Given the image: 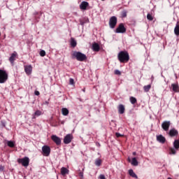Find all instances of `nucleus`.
I'll list each match as a JSON object with an SVG mask.
<instances>
[{
	"label": "nucleus",
	"instance_id": "1a4fd4ad",
	"mask_svg": "<svg viewBox=\"0 0 179 179\" xmlns=\"http://www.w3.org/2000/svg\"><path fill=\"white\" fill-rule=\"evenodd\" d=\"M127 28L124 26L123 23H120L117 28L115 29V33H126Z\"/></svg>",
	"mask_w": 179,
	"mask_h": 179
},
{
	"label": "nucleus",
	"instance_id": "b1692460",
	"mask_svg": "<svg viewBox=\"0 0 179 179\" xmlns=\"http://www.w3.org/2000/svg\"><path fill=\"white\" fill-rule=\"evenodd\" d=\"M77 44L78 43H76V41L75 40V38H71V47L75 48V47H76Z\"/></svg>",
	"mask_w": 179,
	"mask_h": 179
},
{
	"label": "nucleus",
	"instance_id": "f257e3e1",
	"mask_svg": "<svg viewBox=\"0 0 179 179\" xmlns=\"http://www.w3.org/2000/svg\"><path fill=\"white\" fill-rule=\"evenodd\" d=\"M117 59L121 63L128 62L129 61V53L127 51H120L117 55Z\"/></svg>",
	"mask_w": 179,
	"mask_h": 179
},
{
	"label": "nucleus",
	"instance_id": "7ed1b4c3",
	"mask_svg": "<svg viewBox=\"0 0 179 179\" xmlns=\"http://www.w3.org/2000/svg\"><path fill=\"white\" fill-rule=\"evenodd\" d=\"M173 145V148H169V155H177V151L179 150V139L174 140Z\"/></svg>",
	"mask_w": 179,
	"mask_h": 179
},
{
	"label": "nucleus",
	"instance_id": "dca6fc26",
	"mask_svg": "<svg viewBox=\"0 0 179 179\" xmlns=\"http://www.w3.org/2000/svg\"><path fill=\"white\" fill-rule=\"evenodd\" d=\"M119 114H124L125 113V106L122 104H120L117 107Z\"/></svg>",
	"mask_w": 179,
	"mask_h": 179
},
{
	"label": "nucleus",
	"instance_id": "f8f14e48",
	"mask_svg": "<svg viewBox=\"0 0 179 179\" xmlns=\"http://www.w3.org/2000/svg\"><path fill=\"white\" fill-rule=\"evenodd\" d=\"M169 135L171 138H174V136H178V131L176 129H171L169 130Z\"/></svg>",
	"mask_w": 179,
	"mask_h": 179
},
{
	"label": "nucleus",
	"instance_id": "ea45409f",
	"mask_svg": "<svg viewBox=\"0 0 179 179\" xmlns=\"http://www.w3.org/2000/svg\"><path fill=\"white\" fill-rule=\"evenodd\" d=\"M34 94H35L36 96H40V92H38V91H35Z\"/></svg>",
	"mask_w": 179,
	"mask_h": 179
},
{
	"label": "nucleus",
	"instance_id": "e433bc0d",
	"mask_svg": "<svg viewBox=\"0 0 179 179\" xmlns=\"http://www.w3.org/2000/svg\"><path fill=\"white\" fill-rule=\"evenodd\" d=\"M115 75H121V71L119 70H115Z\"/></svg>",
	"mask_w": 179,
	"mask_h": 179
},
{
	"label": "nucleus",
	"instance_id": "4c0bfd02",
	"mask_svg": "<svg viewBox=\"0 0 179 179\" xmlns=\"http://www.w3.org/2000/svg\"><path fill=\"white\" fill-rule=\"evenodd\" d=\"M78 176L80 177V179H83V172H80L78 173Z\"/></svg>",
	"mask_w": 179,
	"mask_h": 179
},
{
	"label": "nucleus",
	"instance_id": "72a5a7b5",
	"mask_svg": "<svg viewBox=\"0 0 179 179\" xmlns=\"http://www.w3.org/2000/svg\"><path fill=\"white\" fill-rule=\"evenodd\" d=\"M40 55L41 57H45V50H41Z\"/></svg>",
	"mask_w": 179,
	"mask_h": 179
},
{
	"label": "nucleus",
	"instance_id": "bb28decb",
	"mask_svg": "<svg viewBox=\"0 0 179 179\" xmlns=\"http://www.w3.org/2000/svg\"><path fill=\"white\" fill-rule=\"evenodd\" d=\"M80 23L82 26L86 23H89V20L87 18H83V20H80Z\"/></svg>",
	"mask_w": 179,
	"mask_h": 179
},
{
	"label": "nucleus",
	"instance_id": "423d86ee",
	"mask_svg": "<svg viewBox=\"0 0 179 179\" xmlns=\"http://www.w3.org/2000/svg\"><path fill=\"white\" fill-rule=\"evenodd\" d=\"M117 17L112 16L109 20V27H110V29H115V26H117Z\"/></svg>",
	"mask_w": 179,
	"mask_h": 179
},
{
	"label": "nucleus",
	"instance_id": "cd10ccee",
	"mask_svg": "<svg viewBox=\"0 0 179 179\" xmlns=\"http://www.w3.org/2000/svg\"><path fill=\"white\" fill-rule=\"evenodd\" d=\"M130 102L131 103V104H136L137 103V100H136V98L134 97V96H131L130 99Z\"/></svg>",
	"mask_w": 179,
	"mask_h": 179
},
{
	"label": "nucleus",
	"instance_id": "c756f323",
	"mask_svg": "<svg viewBox=\"0 0 179 179\" xmlns=\"http://www.w3.org/2000/svg\"><path fill=\"white\" fill-rule=\"evenodd\" d=\"M7 145L9 148H15V143L12 141H8Z\"/></svg>",
	"mask_w": 179,
	"mask_h": 179
},
{
	"label": "nucleus",
	"instance_id": "2f4dec72",
	"mask_svg": "<svg viewBox=\"0 0 179 179\" xmlns=\"http://www.w3.org/2000/svg\"><path fill=\"white\" fill-rule=\"evenodd\" d=\"M147 19L148 20H150V22H152V20H153V16L152 15V14L148 13L147 15Z\"/></svg>",
	"mask_w": 179,
	"mask_h": 179
},
{
	"label": "nucleus",
	"instance_id": "473e14b6",
	"mask_svg": "<svg viewBox=\"0 0 179 179\" xmlns=\"http://www.w3.org/2000/svg\"><path fill=\"white\" fill-rule=\"evenodd\" d=\"M128 13V12L125 10H124L123 11H122V17H127V14Z\"/></svg>",
	"mask_w": 179,
	"mask_h": 179
},
{
	"label": "nucleus",
	"instance_id": "39448f33",
	"mask_svg": "<svg viewBox=\"0 0 179 179\" xmlns=\"http://www.w3.org/2000/svg\"><path fill=\"white\" fill-rule=\"evenodd\" d=\"M6 80H8V73L0 69V83H5Z\"/></svg>",
	"mask_w": 179,
	"mask_h": 179
},
{
	"label": "nucleus",
	"instance_id": "7c9ffc66",
	"mask_svg": "<svg viewBox=\"0 0 179 179\" xmlns=\"http://www.w3.org/2000/svg\"><path fill=\"white\" fill-rule=\"evenodd\" d=\"M95 164L98 166L100 167L101 166V159H96L95 161Z\"/></svg>",
	"mask_w": 179,
	"mask_h": 179
},
{
	"label": "nucleus",
	"instance_id": "4468645a",
	"mask_svg": "<svg viewBox=\"0 0 179 179\" xmlns=\"http://www.w3.org/2000/svg\"><path fill=\"white\" fill-rule=\"evenodd\" d=\"M157 141L159 142V143H166V137L163 136V135L160 134L157 136Z\"/></svg>",
	"mask_w": 179,
	"mask_h": 179
},
{
	"label": "nucleus",
	"instance_id": "79ce46f5",
	"mask_svg": "<svg viewBox=\"0 0 179 179\" xmlns=\"http://www.w3.org/2000/svg\"><path fill=\"white\" fill-rule=\"evenodd\" d=\"M1 125L5 128L6 127L5 122H1Z\"/></svg>",
	"mask_w": 179,
	"mask_h": 179
},
{
	"label": "nucleus",
	"instance_id": "a211bd4d",
	"mask_svg": "<svg viewBox=\"0 0 179 179\" xmlns=\"http://www.w3.org/2000/svg\"><path fill=\"white\" fill-rule=\"evenodd\" d=\"M92 50L96 52H99L100 51V45L97 43H94L92 44Z\"/></svg>",
	"mask_w": 179,
	"mask_h": 179
},
{
	"label": "nucleus",
	"instance_id": "f03ea898",
	"mask_svg": "<svg viewBox=\"0 0 179 179\" xmlns=\"http://www.w3.org/2000/svg\"><path fill=\"white\" fill-rule=\"evenodd\" d=\"M73 58H76L77 61H80V62H83V61H86L87 59V57H86V55L80 52H77L75 51L72 54Z\"/></svg>",
	"mask_w": 179,
	"mask_h": 179
},
{
	"label": "nucleus",
	"instance_id": "393cba45",
	"mask_svg": "<svg viewBox=\"0 0 179 179\" xmlns=\"http://www.w3.org/2000/svg\"><path fill=\"white\" fill-rule=\"evenodd\" d=\"M131 163L132 166H135L139 164V163L138 162V160H136V158L135 157L132 158Z\"/></svg>",
	"mask_w": 179,
	"mask_h": 179
},
{
	"label": "nucleus",
	"instance_id": "f704fd0d",
	"mask_svg": "<svg viewBox=\"0 0 179 179\" xmlns=\"http://www.w3.org/2000/svg\"><path fill=\"white\" fill-rule=\"evenodd\" d=\"M115 136L117 138H121V137L124 136V134H121L120 133H115Z\"/></svg>",
	"mask_w": 179,
	"mask_h": 179
},
{
	"label": "nucleus",
	"instance_id": "c03bdc74",
	"mask_svg": "<svg viewBox=\"0 0 179 179\" xmlns=\"http://www.w3.org/2000/svg\"><path fill=\"white\" fill-rule=\"evenodd\" d=\"M128 162L131 163V158H128Z\"/></svg>",
	"mask_w": 179,
	"mask_h": 179
},
{
	"label": "nucleus",
	"instance_id": "9b49d317",
	"mask_svg": "<svg viewBox=\"0 0 179 179\" xmlns=\"http://www.w3.org/2000/svg\"><path fill=\"white\" fill-rule=\"evenodd\" d=\"M51 139L57 146H59L61 145V138L56 135H52Z\"/></svg>",
	"mask_w": 179,
	"mask_h": 179
},
{
	"label": "nucleus",
	"instance_id": "aec40b11",
	"mask_svg": "<svg viewBox=\"0 0 179 179\" xmlns=\"http://www.w3.org/2000/svg\"><path fill=\"white\" fill-rule=\"evenodd\" d=\"M129 175L130 176V177H132L133 178L138 179V176L136 175V173H135V172H134V170L132 169L129 170Z\"/></svg>",
	"mask_w": 179,
	"mask_h": 179
},
{
	"label": "nucleus",
	"instance_id": "9d476101",
	"mask_svg": "<svg viewBox=\"0 0 179 179\" xmlns=\"http://www.w3.org/2000/svg\"><path fill=\"white\" fill-rule=\"evenodd\" d=\"M72 139H73V136L72 134H67L64 136V143L65 145H69V143L72 142Z\"/></svg>",
	"mask_w": 179,
	"mask_h": 179
},
{
	"label": "nucleus",
	"instance_id": "de8ad7c7",
	"mask_svg": "<svg viewBox=\"0 0 179 179\" xmlns=\"http://www.w3.org/2000/svg\"><path fill=\"white\" fill-rule=\"evenodd\" d=\"M102 1H104V0H102Z\"/></svg>",
	"mask_w": 179,
	"mask_h": 179
},
{
	"label": "nucleus",
	"instance_id": "ddd939ff",
	"mask_svg": "<svg viewBox=\"0 0 179 179\" xmlns=\"http://www.w3.org/2000/svg\"><path fill=\"white\" fill-rule=\"evenodd\" d=\"M16 57H17V53L16 52H14L13 54H11V56L9 58V61L12 65H13L15 61H16Z\"/></svg>",
	"mask_w": 179,
	"mask_h": 179
},
{
	"label": "nucleus",
	"instance_id": "20e7f679",
	"mask_svg": "<svg viewBox=\"0 0 179 179\" xmlns=\"http://www.w3.org/2000/svg\"><path fill=\"white\" fill-rule=\"evenodd\" d=\"M17 163L22 164L24 167H28L30 163V159L28 157H24V158H20L17 159Z\"/></svg>",
	"mask_w": 179,
	"mask_h": 179
},
{
	"label": "nucleus",
	"instance_id": "c85d7f7f",
	"mask_svg": "<svg viewBox=\"0 0 179 179\" xmlns=\"http://www.w3.org/2000/svg\"><path fill=\"white\" fill-rule=\"evenodd\" d=\"M41 114H43V113L41 110H36L34 114V118H36V117H40V115H41Z\"/></svg>",
	"mask_w": 179,
	"mask_h": 179
},
{
	"label": "nucleus",
	"instance_id": "412c9836",
	"mask_svg": "<svg viewBox=\"0 0 179 179\" xmlns=\"http://www.w3.org/2000/svg\"><path fill=\"white\" fill-rule=\"evenodd\" d=\"M171 87H172L173 90L176 93H178V92H179L178 84H172V85H171Z\"/></svg>",
	"mask_w": 179,
	"mask_h": 179
},
{
	"label": "nucleus",
	"instance_id": "a18cd8bd",
	"mask_svg": "<svg viewBox=\"0 0 179 179\" xmlns=\"http://www.w3.org/2000/svg\"><path fill=\"white\" fill-rule=\"evenodd\" d=\"M167 179H172L171 178H168Z\"/></svg>",
	"mask_w": 179,
	"mask_h": 179
},
{
	"label": "nucleus",
	"instance_id": "6e6552de",
	"mask_svg": "<svg viewBox=\"0 0 179 179\" xmlns=\"http://www.w3.org/2000/svg\"><path fill=\"white\" fill-rule=\"evenodd\" d=\"M170 125H171V122L170 121H164L162 124V128L164 129L166 132L170 129Z\"/></svg>",
	"mask_w": 179,
	"mask_h": 179
},
{
	"label": "nucleus",
	"instance_id": "6ab92c4d",
	"mask_svg": "<svg viewBox=\"0 0 179 179\" xmlns=\"http://www.w3.org/2000/svg\"><path fill=\"white\" fill-rule=\"evenodd\" d=\"M61 174L62 176H66V174H69V170L65 167H62L61 169Z\"/></svg>",
	"mask_w": 179,
	"mask_h": 179
},
{
	"label": "nucleus",
	"instance_id": "4be33fe9",
	"mask_svg": "<svg viewBox=\"0 0 179 179\" xmlns=\"http://www.w3.org/2000/svg\"><path fill=\"white\" fill-rule=\"evenodd\" d=\"M62 115L66 116L69 114V110H68V108H62Z\"/></svg>",
	"mask_w": 179,
	"mask_h": 179
},
{
	"label": "nucleus",
	"instance_id": "f3484780",
	"mask_svg": "<svg viewBox=\"0 0 179 179\" xmlns=\"http://www.w3.org/2000/svg\"><path fill=\"white\" fill-rule=\"evenodd\" d=\"M87 6H89V3L87 1H83L80 5V9H83V10H86Z\"/></svg>",
	"mask_w": 179,
	"mask_h": 179
},
{
	"label": "nucleus",
	"instance_id": "a19ab883",
	"mask_svg": "<svg viewBox=\"0 0 179 179\" xmlns=\"http://www.w3.org/2000/svg\"><path fill=\"white\" fill-rule=\"evenodd\" d=\"M99 178L100 179H106V176H104V175H100Z\"/></svg>",
	"mask_w": 179,
	"mask_h": 179
},
{
	"label": "nucleus",
	"instance_id": "5701e85b",
	"mask_svg": "<svg viewBox=\"0 0 179 179\" xmlns=\"http://www.w3.org/2000/svg\"><path fill=\"white\" fill-rule=\"evenodd\" d=\"M174 33L176 36H179V24L177 22L175 29H174Z\"/></svg>",
	"mask_w": 179,
	"mask_h": 179
},
{
	"label": "nucleus",
	"instance_id": "a878e982",
	"mask_svg": "<svg viewBox=\"0 0 179 179\" xmlns=\"http://www.w3.org/2000/svg\"><path fill=\"white\" fill-rule=\"evenodd\" d=\"M151 88H152V85H145L143 87V90L144 92H145V93H148V92H149V90H150Z\"/></svg>",
	"mask_w": 179,
	"mask_h": 179
},
{
	"label": "nucleus",
	"instance_id": "2eb2a0df",
	"mask_svg": "<svg viewBox=\"0 0 179 179\" xmlns=\"http://www.w3.org/2000/svg\"><path fill=\"white\" fill-rule=\"evenodd\" d=\"M31 71H33L31 65L24 66V71L27 75H31Z\"/></svg>",
	"mask_w": 179,
	"mask_h": 179
},
{
	"label": "nucleus",
	"instance_id": "37998d69",
	"mask_svg": "<svg viewBox=\"0 0 179 179\" xmlns=\"http://www.w3.org/2000/svg\"><path fill=\"white\" fill-rule=\"evenodd\" d=\"M133 155H134V156H136V152H133Z\"/></svg>",
	"mask_w": 179,
	"mask_h": 179
},
{
	"label": "nucleus",
	"instance_id": "c9c22d12",
	"mask_svg": "<svg viewBox=\"0 0 179 179\" xmlns=\"http://www.w3.org/2000/svg\"><path fill=\"white\" fill-rule=\"evenodd\" d=\"M74 83H75V80H73V78H70L69 85H74Z\"/></svg>",
	"mask_w": 179,
	"mask_h": 179
},
{
	"label": "nucleus",
	"instance_id": "58836bf2",
	"mask_svg": "<svg viewBox=\"0 0 179 179\" xmlns=\"http://www.w3.org/2000/svg\"><path fill=\"white\" fill-rule=\"evenodd\" d=\"M3 170H5V166L0 165V171L2 172Z\"/></svg>",
	"mask_w": 179,
	"mask_h": 179
},
{
	"label": "nucleus",
	"instance_id": "0eeeda50",
	"mask_svg": "<svg viewBox=\"0 0 179 179\" xmlns=\"http://www.w3.org/2000/svg\"><path fill=\"white\" fill-rule=\"evenodd\" d=\"M42 151L43 156L48 157L51 153V148L48 145H44L42 147Z\"/></svg>",
	"mask_w": 179,
	"mask_h": 179
},
{
	"label": "nucleus",
	"instance_id": "49530a36",
	"mask_svg": "<svg viewBox=\"0 0 179 179\" xmlns=\"http://www.w3.org/2000/svg\"><path fill=\"white\" fill-rule=\"evenodd\" d=\"M0 36H1V32H0Z\"/></svg>",
	"mask_w": 179,
	"mask_h": 179
}]
</instances>
